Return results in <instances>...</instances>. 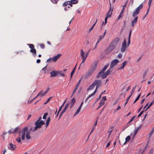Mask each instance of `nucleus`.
<instances>
[{
  "instance_id": "nucleus-1",
  "label": "nucleus",
  "mask_w": 154,
  "mask_h": 154,
  "mask_svg": "<svg viewBox=\"0 0 154 154\" xmlns=\"http://www.w3.org/2000/svg\"><path fill=\"white\" fill-rule=\"evenodd\" d=\"M143 5L142 4H140L134 11L132 16L133 17H135L134 20L132 21L131 22V26L132 27H134L135 25L137 23L138 17L136 16L139 14L140 10L143 8Z\"/></svg>"
},
{
  "instance_id": "nucleus-2",
  "label": "nucleus",
  "mask_w": 154,
  "mask_h": 154,
  "mask_svg": "<svg viewBox=\"0 0 154 154\" xmlns=\"http://www.w3.org/2000/svg\"><path fill=\"white\" fill-rule=\"evenodd\" d=\"M120 40V38L119 37L116 38L106 48V51L109 53L113 50L117 46Z\"/></svg>"
},
{
  "instance_id": "nucleus-3",
  "label": "nucleus",
  "mask_w": 154,
  "mask_h": 154,
  "mask_svg": "<svg viewBox=\"0 0 154 154\" xmlns=\"http://www.w3.org/2000/svg\"><path fill=\"white\" fill-rule=\"evenodd\" d=\"M97 63H95L94 65H92L90 66V68L89 69L85 75V78L88 79L92 74L94 71L97 67Z\"/></svg>"
},
{
  "instance_id": "nucleus-4",
  "label": "nucleus",
  "mask_w": 154,
  "mask_h": 154,
  "mask_svg": "<svg viewBox=\"0 0 154 154\" xmlns=\"http://www.w3.org/2000/svg\"><path fill=\"white\" fill-rule=\"evenodd\" d=\"M90 50V49H89L88 51L85 53V55H84L85 52L82 49H81V50L80 55L81 56V58L82 59V61L80 65V66L82 63H84L86 59L89 54Z\"/></svg>"
},
{
  "instance_id": "nucleus-5",
  "label": "nucleus",
  "mask_w": 154,
  "mask_h": 154,
  "mask_svg": "<svg viewBox=\"0 0 154 154\" xmlns=\"http://www.w3.org/2000/svg\"><path fill=\"white\" fill-rule=\"evenodd\" d=\"M45 124V122L43 121H40V122H36L35 124L36 126L32 131H34L38 128H40L42 127V125H44Z\"/></svg>"
},
{
  "instance_id": "nucleus-6",
  "label": "nucleus",
  "mask_w": 154,
  "mask_h": 154,
  "mask_svg": "<svg viewBox=\"0 0 154 154\" xmlns=\"http://www.w3.org/2000/svg\"><path fill=\"white\" fill-rule=\"evenodd\" d=\"M29 46V47L31 48L30 51L33 54V56H35L36 55V50L34 48V45L33 44H28Z\"/></svg>"
},
{
  "instance_id": "nucleus-7",
  "label": "nucleus",
  "mask_w": 154,
  "mask_h": 154,
  "mask_svg": "<svg viewBox=\"0 0 154 154\" xmlns=\"http://www.w3.org/2000/svg\"><path fill=\"white\" fill-rule=\"evenodd\" d=\"M28 129L27 127H25L22 129L20 132V133H21V138L22 140H24L25 139V133L26 131H27ZM19 135H20V134Z\"/></svg>"
},
{
  "instance_id": "nucleus-8",
  "label": "nucleus",
  "mask_w": 154,
  "mask_h": 154,
  "mask_svg": "<svg viewBox=\"0 0 154 154\" xmlns=\"http://www.w3.org/2000/svg\"><path fill=\"white\" fill-rule=\"evenodd\" d=\"M126 49V42L125 39H124L123 42L122 44V46L121 48L120 51L122 52L123 53Z\"/></svg>"
},
{
  "instance_id": "nucleus-9",
  "label": "nucleus",
  "mask_w": 154,
  "mask_h": 154,
  "mask_svg": "<svg viewBox=\"0 0 154 154\" xmlns=\"http://www.w3.org/2000/svg\"><path fill=\"white\" fill-rule=\"evenodd\" d=\"M119 62V61L117 59H115L112 60L110 64V67L112 69L113 67L116 66Z\"/></svg>"
},
{
  "instance_id": "nucleus-10",
  "label": "nucleus",
  "mask_w": 154,
  "mask_h": 154,
  "mask_svg": "<svg viewBox=\"0 0 154 154\" xmlns=\"http://www.w3.org/2000/svg\"><path fill=\"white\" fill-rule=\"evenodd\" d=\"M69 105V103H67L65 105V106L63 109L61 111V112L60 115L59 116V118H60V117L66 111L67 109V108L68 107V106Z\"/></svg>"
},
{
  "instance_id": "nucleus-11",
  "label": "nucleus",
  "mask_w": 154,
  "mask_h": 154,
  "mask_svg": "<svg viewBox=\"0 0 154 154\" xmlns=\"http://www.w3.org/2000/svg\"><path fill=\"white\" fill-rule=\"evenodd\" d=\"M94 83L95 85H96L97 88H98L100 87L102 85L101 81L99 80H95L94 82Z\"/></svg>"
},
{
  "instance_id": "nucleus-12",
  "label": "nucleus",
  "mask_w": 154,
  "mask_h": 154,
  "mask_svg": "<svg viewBox=\"0 0 154 154\" xmlns=\"http://www.w3.org/2000/svg\"><path fill=\"white\" fill-rule=\"evenodd\" d=\"M16 147V146L15 145L11 143L9 144V146L8 147V148L11 150L13 151L15 149Z\"/></svg>"
},
{
  "instance_id": "nucleus-13",
  "label": "nucleus",
  "mask_w": 154,
  "mask_h": 154,
  "mask_svg": "<svg viewBox=\"0 0 154 154\" xmlns=\"http://www.w3.org/2000/svg\"><path fill=\"white\" fill-rule=\"evenodd\" d=\"M110 10L107 13V14L106 15V17L105 19V23L104 25H105L107 22V20L108 17H110L111 16L112 13H111L110 14H109L110 12Z\"/></svg>"
},
{
  "instance_id": "nucleus-14",
  "label": "nucleus",
  "mask_w": 154,
  "mask_h": 154,
  "mask_svg": "<svg viewBox=\"0 0 154 154\" xmlns=\"http://www.w3.org/2000/svg\"><path fill=\"white\" fill-rule=\"evenodd\" d=\"M50 73L51 74V77H54L56 76L57 75L58 72H56L54 70L50 72Z\"/></svg>"
},
{
  "instance_id": "nucleus-15",
  "label": "nucleus",
  "mask_w": 154,
  "mask_h": 154,
  "mask_svg": "<svg viewBox=\"0 0 154 154\" xmlns=\"http://www.w3.org/2000/svg\"><path fill=\"white\" fill-rule=\"evenodd\" d=\"M61 56V54H58L57 55L54 56V57H53L54 61V62L56 61Z\"/></svg>"
},
{
  "instance_id": "nucleus-16",
  "label": "nucleus",
  "mask_w": 154,
  "mask_h": 154,
  "mask_svg": "<svg viewBox=\"0 0 154 154\" xmlns=\"http://www.w3.org/2000/svg\"><path fill=\"white\" fill-rule=\"evenodd\" d=\"M98 88H97V87H96V89L91 94H90L89 96H88L85 99V102H86L88 100L89 98H90V97H91V96L94 95L96 93V92H97V89H98Z\"/></svg>"
},
{
  "instance_id": "nucleus-17",
  "label": "nucleus",
  "mask_w": 154,
  "mask_h": 154,
  "mask_svg": "<svg viewBox=\"0 0 154 154\" xmlns=\"http://www.w3.org/2000/svg\"><path fill=\"white\" fill-rule=\"evenodd\" d=\"M95 85L94 82L91 85H90L87 89V91H89L93 89Z\"/></svg>"
},
{
  "instance_id": "nucleus-18",
  "label": "nucleus",
  "mask_w": 154,
  "mask_h": 154,
  "mask_svg": "<svg viewBox=\"0 0 154 154\" xmlns=\"http://www.w3.org/2000/svg\"><path fill=\"white\" fill-rule=\"evenodd\" d=\"M32 129V128H31L30 129V131H27L26 132V139L27 140H29V139H30L31 138V137L30 135V131Z\"/></svg>"
},
{
  "instance_id": "nucleus-19",
  "label": "nucleus",
  "mask_w": 154,
  "mask_h": 154,
  "mask_svg": "<svg viewBox=\"0 0 154 154\" xmlns=\"http://www.w3.org/2000/svg\"><path fill=\"white\" fill-rule=\"evenodd\" d=\"M125 10V8H123L121 11L120 13L119 14V17H118V19L117 20V21L119 19H120V18L121 17H122V14L124 11Z\"/></svg>"
},
{
  "instance_id": "nucleus-20",
  "label": "nucleus",
  "mask_w": 154,
  "mask_h": 154,
  "mask_svg": "<svg viewBox=\"0 0 154 154\" xmlns=\"http://www.w3.org/2000/svg\"><path fill=\"white\" fill-rule=\"evenodd\" d=\"M42 92V91L40 92L32 100L30 101L29 102H28L29 103H31L34 100H35L36 98H37L38 96L41 94V93ZM29 102V101H28Z\"/></svg>"
},
{
  "instance_id": "nucleus-21",
  "label": "nucleus",
  "mask_w": 154,
  "mask_h": 154,
  "mask_svg": "<svg viewBox=\"0 0 154 154\" xmlns=\"http://www.w3.org/2000/svg\"><path fill=\"white\" fill-rule=\"evenodd\" d=\"M76 65L74 67V68L72 70V72H71V74H70V79H71L72 77V76L74 74L75 72V69H76Z\"/></svg>"
},
{
  "instance_id": "nucleus-22",
  "label": "nucleus",
  "mask_w": 154,
  "mask_h": 154,
  "mask_svg": "<svg viewBox=\"0 0 154 154\" xmlns=\"http://www.w3.org/2000/svg\"><path fill=\"white\" fill-rule=\"evenodd\" d=\"M81 108L80 107V106H79V108L78 109L75 113L74 115V117L76 115L78 114L80 112L81 110Z\"/></svg>"
},
{
  "instance_id": "nucleus-23",
  "label": "nucleus",
  "mask_w": 154,
  "mask_h": 154,
  "mask_svg": "<svg viewBox=\"0 0 154 154\" xmlns=\"http://www.w3.org/2000/svg\"><path fill=\"white\" fill-rule=\"evenodd\" d=\"M106 30L104 33H103V34L101 36L100 35L99 36V38L100 39V40H101L105 36L106 34Z\"/></svg>"
},
{
  "instance_id": "nucleus-24",
  "label": "nucleus",
  "mask_w": 154,
  "mask_h": 154,
  "mask_svg": "<svg viewBox=\"0 0 154 154\" xmlns=\"http://www.w3.org/2000/svg\"><path fill=\"white\" fill-rule=\"evenodd\" d=\"M50 121V117H48L46 121V128H47L48 126L49 123Z\"/></svg>"
},
{
  "instance_id": "nucleus-25",
  "label": "nucleus",
  "mask_w": 154,
  "mask_h": 154,
  "mask_svg": "<svg viewBox=\"0 0 154 154\" xmlns=\"http://www.w3.org/2000/svg\"><path fill=\"white\" fill-rule=\"evenodd\" d=\"M109 66V64L107 65H106L103 68V69H102L101 71L102 72H103L108 67V66Z\"/></svg>"
},
{
  "instance_id": "nucleus-26",
  "label": "nucleus",
  "mask_w": 154,
  "mask_h": 154,
  "mask_svg": "<svg viewBox=\"0 0 154 154\" xmlns=\"http://www.w3.org/2000/svg\"><path fill=\"white\" fill-rule=\"evenodd\" d=\"M104 103V101H103L102 100H101L100 101V102L99 103V106L98 108V109L99 108H100L101 106H102V105H103Z\"/></svg>"
},
{
  "instance_id": "nucleus-27",
  "label": "nucleus",
  "mask_w": 154,
  "mask_h": 154,
  "mask_svg": "<svg viewBox=\"0 0 154 154\" xmlns=\"http://www.w3.org/2000/svg\"><path fill=\"white\" fill-rule=\"evenodd\" d=\"M127 63V62L126 61H124L122 64V66L119 69H122L124 68L126 65Z\"/></svg>"
},
{
  "instance_id": "nucleus-28",
  "label": "nucleus",
  "mask_w": 154,
  "mask_h": 154,
  "mask_svg": "<svg viewBox=\"0 0 154 154\" xmlns=\"http://www.w3.org/2000/svg\"><path fill=\"white\" fill-rule=\"evenodd\" d=\"M131 139V137L130 136H128L126 138H125V142L124 143V144H125V143L127 142H128Z\"/></svg>"
},
{
  "instance_id": "nucleus-29",
  "label": "nucleus",
  "mask_w": 154,
  "mask_h": 154,
  "mask_svg": "<svg viewBox=\"0 0 154 154\" xmlns=\"http://www.w3.org/2000/svg\"><path fill=\"white\" fill-rule=\"evenodd\" d=\"M76 100L74 98H73L71 100V104H72V105H74L75 103Z\"/></svg>"
},
{
  "instance_id": "nucleus-30",
  "label": "nucleus",
  "mask_w": 154,
  "mask_h": 154,
  "mask_svg": "<svg viewBox=\"0 0 154 154\" xmlns=\"http://www.w3.org/2000/svg\"><path fill=\"white\" fill-rule=\"evenodd\" d=\"M148 72V70H146L144 71L143 73V79H144L145 78V77Z\"/></svg>"
},
{
  "instance_id": "nucleus-31",
  "label": "nucleus",
  "mask_w": 154,
  "mask_h": 154,
  "mask_svg": "<svg viewBox=\"0 0 154 154\" xmlns=\"http://www.w3.org/2000/svg\"><path fill=\"white\" fill-rule=\"evenodd\" d=\"M112 71V69H111V68H110H110L109 69H108L105 72L106 73L107 75L109 74Z\"/></svg>"
},
{
  "instance_id": "nucleus-32",
  "label": "nucleus",
  "mask_w": 154,
  "mask_h": 154,
  "mask_svg": "<svg viewBox=\"0 0 154 154\" xmlns=\"http://www.w3.org/2000/svg\"><path fill=\"white\" fill-rule=\"evenodd\" d=\"M103 72H102L101 71H100L98 74L97 75V78H98L100 77L101 76H102V75H103Z\"/></svg>"
},
{
  "instance_id": "nucleus-33",
  "label": "nucleus",
  "mask_w": 154,
  "mask_h": 154,
  "mask_svg": "<svg viewBox=\"0 0 154 154\" xmlns=\"http://www.w3.org/2000/svg\"><path fill=\"white\" fill-rule=\"evenodd\" d=\"M107 74L106 73V72L104 73V72H103V75H102V79H105L106 77L107 76Z\"/></svg>"
},
{
  "instance_id": "nucleus-34",
  "label": "nucleus",
  "mask_w": 154,
  "mask_h": 154,
  "mask_svg": "<svg viewBox=\"0 0 154 154\" xmlns=\"http://www.w3.org/2000/svg\"><path fill=\"white\" fill-rule=\"evenodd\" d=\"M69 4V1H68L67 2H64L63 4V6H66L67 5H68Z\"/></svg>"
},
{
  "instance_id": "nucleus-35",
  "label": "nucleus",
  "mask_w": 154,
  "mask_h": 154,
  "mask_svg": "<svg viewBox=\"0 0 154 154\" xmlns=\"http://www.w3.org/2000/svg\"><path fill=\"white\" fill-rule=\"evenodd\" d=\"M97 21V20H96V22L93 25V26H91V27L89 29V32H91L93 29L94 27L95 26V25L96 24V23Z\"/></svg>"
},
{
  "instance_id": "nucleus-36",
  "label": "nucleus",
  "mask_w": 154,
  "mask_h": 154,
  "mask_svg": "<svg viewBox=\"0 0 154 154\" xmlns=\"http://www.w3.org/2000/svg\"><path fill=\"white\" fill-rule=\"evenodd\" d=\"M136 87V85H135V87H134L132 89V90L131 91V94H130V96H131L132 95V94H133V93H134V92L135 90Z\"/></svg>"
},
{
  "instance_id": "nucleus-37",
  "label": "nucleus",
  "mask_w": 154,
  "mask_h": 154,
  "mask_svg": "<svg viewBox=\"0 0 154 154\" xmlns=\"http://www.w3.org/2000/svg\"><path fill=\"white\" fill-rule=\"evenodd\" d=\"M70 1L73 4H77L78 2V0H71Z\"/></svg>"
},
{
  "instance_id": "nucleus-38",
  "label": "nucleus",
  "mask_w": 154,
  "mask_h": 154,
  "mask_svg": "<svg viewBox=\"0 0 154 154\" xmlns=\"http://www.w3.org/2000/svg\"><path fill=\"white\" fill-rule=\"evenodd\" d=\"M131 30L130 31L129 34V36L128 38V42H130V38L131 35Z\"/></svg>"
},
{
  "instance_id": "nucleus-39",
  "label": "nucleus",
  "mask_w": 154,
  "mask_h": 154,
  "mask_svg": "<svg viewBox=\"0 0 154 154\" xmlns=\"http://www.w3.org/2000/svg\"><path fill=\"white\" fill-rule=\"evenodd\" d=\"M154 102V101L153 100L151 103L149 104V106L147 107L146 108V109L145 111H146L148 109H149L150 107L153 104Z\"/></svg>"
},
{
  "instance_id": "nucleus-40",
  "label": "nucleus",
  "mask_w": 154,
  "mask_h": 154,
  "mask_svg": "<svg viewBox=\"0 0 154 154\" xmlns=\"http://www.w3.org/2000/svg\"><path fill=\"white\" fill-rule=\"evenodd\" d=\"M122 54L121 53H119L117 56V58L119 59H121L122 57Z\"/></svg>"
},
{
  "instance_id": "nucleus-41",
  "label": "nucleus",
  "mask_w": 154,
  "mask_h": 154,
  "mask_svg": "<svg viewBox=\"0 0 154 154\" xmlns=\"http://www.w3.org/2000/svg\"><path fill=\"white\" fill-rule=\"evenodd\" d=\"M140 94L136 98L134 102V103H135L139 98L140 97Z\"/></svg>"
},
{
  "instance_id": "nucleus-42",
  "label": "nucleus",
  "mask_w": 154,
  "mask_h": 154,
  "mask_svg": "<svg viewBox=\"0 0 154 154\" xmlns=\"http://www.w3.org/2000/svg\"><path fill=\"white\" fill-rule=\"evenodd\" d=\"M121 108V106H118V107H117V108L116 109L114 110V113L117 112L118 111V110H119Z\"/></svg>"
},
{
  "instance_id": "nucleus-43",
  "label": "nucleus",
  "mask_w": 154,
  "mask_h": 154,
  "mask_svg": "<svg viewBox=\"0 0 154 154\" xmlns=\"http://www.w3.org/2000/svg\"><path fill=\"white\" fill-rule=\"evenodd\" d=\"M53 61H54V60H53V58H50L49 59H48L47 60V62L49 63L53 62Z\"/></svg>"
},
{
  "instance_id": "nucleus-44",
  "label": "nucleus",
  "mask_w": 154,
  "mask_h": 154,
  "mask_svg": "<svg viewBox=\"0 0 154 154\" xmlns=\"http://www.w3.org/2000/svg\"><path fill=\"white\" fill-rule=\"evenodd\" d=\"M135 118V116H134L133 117H132L131 118V119L130 120V121L128 122V123H127V124H129V123H130L134 119V118Z\"/></svg>"
},
{
  "instance_id": "nucleus-45",
  "label": "nucleus",
  "mask_w": 154,
  "mask_h": 154,
  "mask_svg": "<svg viewBox=\"0 0 154 154\" xmlns=\"http://www.w3.org/2000/svg\"><path fill=\"white\" fill-rule=\"evenodd\" d=\"M16 140L18 142H20L21 141L20 137H19L16 139Z\"/></svg>"
},
{
  "instance_id": "nucleus-46",
  "label": "nucleus",
  "mask_w": 154,
  "mask_h": 154,
  "mask_svg": "<svg viewBox=\"0 0 154 154\" xmlns=\"http://www.w3.org/2000/svg\"><path fill=\"white\" fill-rule=\"evenodd\" d=\"M48 115L47 113H44L43 116V119H46L47 116Z\"/></svg>"
},
{
  "instance_id": "nucleus-47",
  "label": "nucleus",
  "mask_w": 154,
  "mask_h": 154,
  "mask_svg": "<svg viewBox=\"0 0 154 154\" xmlns=\"http://www.w3.org/2000/svg\"><path fill=\"white\" fill-rule=\"evenodd\" d=\"M40 47L42 49H44L45 48V46L43 44H40Z\"/></svg>"
},
{
  "instance_id": "nucleus-48",
  "label": "nucleus",
  "mask_w": 154,
  "mask_h": 154,
  "mask_svg": "<svg viewBox=\"0 0 154 154\" xmlns=\"http://www.w3.org/2000/svg\"><path fill=\"white\" fill-rule=\"evenodd\" d=\"M46 67H47V66H46L45 67H44L42 69V71H43V72L44 73H45L46 72Z\"/></svg>"
},
{
  "instance_id": "nucleus-49",
  "label": "nucleus",
  "mask_w": 154,
  "mask_h": 154,
  "mask_svg": "<svg viewBox=\"0 0 154 154\" xmlns=\"http://www.w3.org/2000/svg\"><path fill=\"white\" fill-rule=\"evenodd\" d=\"M131 96H130V95L128 97V98L126 100V103H125V105L127 104V103H128V101L129 100V99L131 97Z\"/></svg>"
},
{
  "instance_id": "nucleus-50",
  "label": "nucleus",
  "mask_w": 154,
  "mask_h": 154,
  "mask_svg": "<svg viewBox=\"0 0 154 154\" xmlns=\"http://www.w3.org/2000/svg\"><path fill=\"white\" fill-rule=\"evenodd\" d=\"M152 1V0H149V1L148 4H149V7H150V6L151 5Z\"/></svg>"
},
{
  "instance_id": "nucleus-51",
  "label": "nucleus",
  "mask_w": 154,
  "mask_h": 154,
  "mask_svg": "<svg viewBox=\"0 0 154 154\" xmlns=\"http://www.w3.org/2000/svg\"><path fill=\"white\" fill-rule=\"evenodd\" d=\"M154 132V131H153L152 130L150 131V132L149 133V137H151L152 135V134H153Z\"/></svg>"
},
{
  "instance_id": "nucleus-52",
  "label": "nucleus",
  "mask_w": 154,
  "mask_h": 154,
  "mask_svg": "<svg viewBox=\"0 0 154 154\" xmlns=\"http://www.w3.org/2000/svg\"><path fill=\"white\" fill-rule=\"evenodd\" d=\"M82 78H81V79L76 84L77 85H79H79H80V84L82 80Z\"/></svg>"
},
{
  "instance_id": "nucleus-53",
  "label": "nucleus",
  "mask_w": 154,
  "mask_h": 154,
  "mask_svg": "<svg viewBox=\"0 0 154 154\" xmlns=\"http://www.w3.org/2000/svg\"><path fill=\"white\" fill-rule=\"evenodd\" d=\"M52 97H50V98H48V99L46 101V102L44 103V104H46V103H48V102L49 101H50V99H51V98H52Z\"/></svg>"
},
{
  "instance_id": "nucleus-54",
  "label": "nucleus",
  "mask_w": 154,
  "mask_h": 154,
  "mask_svg": "<svg viewBox=\"0 0 154 154\" xmlns=\"http://www.w3.org/2000/svg\"><path fill=\"white\" fill-rule=\"evenodd\" d=\"M19 128L18 127H17L15 129H14V133H16L17 132V131L19 129Z\"/></svg>"
},
{
  "instance_id": "nucleus-55",
  "label": "nucleus",
  "mask_w": 154,
  "mask_h": 154,
  "mask_svg": "<svg viewBox=\"0 0 154 154\" xmlns=\"http://www.w3.org/2000/svg\"><path fill=\"white\" fill-rule=\"evenodd\" d=\"M113 128H114V127L113 126H112V127L110 128V131H109V133H110V134H111L112 132V131L113 130Z\"/></svg>"
},
{
  "instance_id": "nucleus-56",
  "label": "nucleus",
  "mask_w": 154,
  "mask_h": 154,
  "mask_svg": "<svg viewBox=\"0 0 154 154\" xmlns=\"http://www.w3.org/2000/svg\"><path fill=\"white\" fill-rule=\"evenodd\" d=\"M58 0H51V1L54 4H56Z\"/></svg>"
},
{
  "instance_id": "nucleus-57",
  "label": "nucleus",
  "mask_w": 154,
  "mask_h": 154,
  "mask_svg": "<svg viewBox=\"0 0 154 154\" xmlns=\"http://www.w3.org/2000/svg\"><path fill=\"white\" fill-rule=\"evenodd\" d=\"M66 100H65V101H64V102L63 103L62 105L60 107V108L61 109H62V108L63 107L65 103H66Z\"/></svg>"
},
{
  "instance_id": "nucleus-58",
  "label": "nucleus",
  "mask_w": 154,
  "mask_h": 154,
  "mask_svg": "<svg viewBox=\"0 0 154 154\" xmlns=\"http://www.w3.org/2000/svg\"><path fill=\"white\" fill-rule=\"evenodd\" d=\"M138 131H137V130H136L135 129V130L134 131V137L136 135Z\"/></svg>"
},
{
  "instance_id": "nucleus-59",
  "label": "nucleus",
  "mask_w": 154,
  "mask_h": 154,
  "mask_svg": "<svg viewBox=\"0 0 154 154\" xmlns=\"http://www.w3.org/2000/svg\"><path fill=\"white\" fill-rule=\"evenodd\" d=\"M143 111H142L138 115V117H140L142 115V114L143 113Z\"/></svg>"
},
{
  "instance_id": "nucleus-60",
  "label": "nucleus",
  "mask_w": 154,
  "mask_h": 154,
  "mask_svg": "<svg viewBox=\"0 0 154 154\" xmlns=\"http://www.w3.org/2000/svg\"><path fill=\"white\" fill-rule=\"evenodd\" d=\"M110 143H111V141H110L109 142L107 143V144H106V148H107L110 145Z\"/></svg>"
},
{
  "instance_id": "nucleus-61",
  "label": "nucleus",
  "mask_w": 154,
  "mask_h": 154,
  "mask_svg": "<svg viewBox=\"0 0 154 154\" xmlns=\"http://www.w3.org/2000/svg\"><path fill=\"white\" fill-rule=\"evenodd\" d=\"M41 94V97L45 95L46 94V93H45V91H44V92H43Z\"/></svg>"
},
{
  "instance_id": "nucleus-62",
  "label": "nucleus",
  "mask_w": 154,
  "mask_h": 154,
  "mask_svg": "<svg viewBox=\"0 0 154 154\" xmlns=\"http://www.w3.org/2000/svg\"><path fill=\"white\" fill-rule=\"evenodd\" d=\"M142 126V125H140V126L138 127L136 129H135L136 130H137L138 131L139 130L140 128Z\"/></svg>"
},
{
  "instance_id": "nucleus-63",
  "label": "nucleus",
  "mask_w": 154,
  "mask_h": 154,
  "mask_svg": "<svg viewBox=\"0 0 154 154\" xmlns=\"http://www.w3.org/2000/svg\"><path fill=\"white\" fill-rule=\"evenodd\" d=\"M82 87H81L79 89V91H78V93H79L81 92V91H82Z\"/></svg>"
},
{
  "instance_id": "nucleus-64",
  "label": "nucleus",
  "mask_w": 154,
  "mask_h": 154,
  "mask_svg": "<svg viewBox=\"0 0 154 154\" xmlns=\"http://www.w3.org/2000/svg\"><path fill=\"white\" fill-rule=\"evenodd\" d=\"M153 152V149H151L149 152V154H152Z\"/></svg>"
}]
</instances>
